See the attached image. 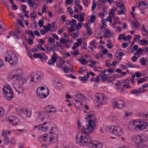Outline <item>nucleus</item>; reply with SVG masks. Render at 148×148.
<instances>
[{
    "instance_id": "37",
    "label": "nucleus",
    "mask_w": 148,
    "mask_h": 148,
    "mask_svg": "<svg viewBox=\"0 0 148 148\" xmlns=\"http://www.w3.org/2000/svg\"><path fill=\"white\" fill-rule=\"evenodd\" d=\"M115 10V8L114 7H113L111 9V10L110 12L109 13V14L112 16H113L114 12Z\"/></svg>"
},
{
    "instance_id": "17",
    "label": "nucleus",
    "mask_w": 148,
    "mask_h": 148,
    "mask_svg": "<svg viewBox=\"0 0 148 148\" xmlns=\"http://www.w3.org/2000/svg\"><path fill=\"white\" fill-rule=\"evenodd\" d=\"M24 109H23L21 108H17L16 110L17 113L19 115L23 116V115Z\"/></svg>"
},
{
    "instance_id": "23",
    "label": "nucleus",
    "mask_w": 148,
    "mask_h": 148,
    "mask_svg": "<svg viewBox=\"0 0 148 148\" xmlns=\"http://www.w3.org/2000/svg\"><path fill=\"white\" fill-rule=\"evenodd\" d=\"M96 99L97 100V102L98 103L97 106L98 107H100L101 106V104L102 103L101 100L100 99V97L99 96L97 97Z\"/></svg>"
},
{
    "instance_id": "9",
    "label": "nucleus",
    "mask_w": 148,
    "mask_h": 148,
    "mask_svg": "<svg viewBox=\"0 0 148 148\" xmlns=\"http://www.w3.org/2000/svg\"><path fill=\"white\" fill-rule=\"evenodd\" d=\"M49 142L53 143H56L58 140V135L52 132H49Z\"/></svg>"
},
{
    "instance_id": "8",
    "label": "nucleus",
    "mask_w": 148,
    "mask_h": 148,
    "mask_svg": "<svg viewBox=\"0 0 148 148\" xmlns=\"http://www.w3.org/2000/svg\"><path fill=\"white\" fill-rule=\"evenodd\" d=\"M16 71L12 72L11 74H9L8 78H9V80H16L18 82L20 81L21 77L18 74H15Z\"/></svg>"
},
{
    "instance_id": "59",
    "label": "nucleus",
    "mask_w": 148,
    "mask_h": 148,
    "mask_svg": "<svg viewBox=\"0 0 148 148\" xmlns=\"http://www.w3.org/2000/svg\"><path fill=\"white\" fill-rule=\"evenodd\" d=\"M128 45L127 43H123L121 44V46L123 48H125L128 46Z\"/></svg>"
},
{
    "instance_id": "26",
    "label": "nucleus",
    "mask_w": 148,
    "mask_h": 148,
    "mask_svg": "<svg viewBox=\"0 0 148 148\" xmlns=\"http://www.w3.org/2000/svg\"><path fill=\"white\" fill-rule=\"evenodd\" d=\"M146 60L147 61V60L145 58V59H144V58L143 57L140 59V62L141 63V64L142 66H145V65L146 63Z\"/></svg>"
},
{
    "instance_id": "53",
    "label": "nucleus",
    "mask_w": 148,
    "mask_h": 148,
    "mask_svg": "<svg viewBox=\"0 0 148 148\" xmlns=\"http://www.w3.org/2000/svg\"><path fill=\"white\" fill-rule=\"evenodd\" d=\"M63 70L65 73H68L69 72V70L68 69V67L65 65L63 69Z\"/></svg>"
},
{
    "instance_id": "20",
    "label": "nucleus",
    "mask_w": 148,
    "mask_h": 148,
    "mask_svg": "<svg viewBox=\"0 0 148 148\" xmlns=\"http://www.w3.org/2000/svg\"><path fill=\"white\" fill-rule=\"evenodd\" d=\"M106 131L109 133L112 134L114 133V127L113 128L110 126H108L106 129Z\"/></svg>"
},
{
    "instance_id": "54",
    "label": "nucleus",
    "mask_w": 148,
    "mask_h": 148,
    "mask_svg": "<svg viewBox=\"0 0 148 148\" xmlns=\"http://www.w3.org/2000/svg\"><path fill=\"white\" fill-rule=\"evenodd\" d=\"M82 23H79L77 25H75L77 29H79L81 27V24Z\"/></svg>"
},
{
    "instance_id": "42",
    "label": "nucleus",
    "mask_w": 148,
    "mask_h": 148,
    "mask_svg": "<svg viewBox=\"0 0 148 148\" xmlns=\"http://www.w3.org/2000/svg\"><path fill=\"white\" fill-rule=\"evenodd\" d=\"M38 24L39 26L41 27L44 24V21L42 19H40L38 21Z\"/></svg>"
},
{
    "instance_id": "35",
    "label": "nucleus",
    "mask_w": 148,
    "mask_h": 148,
    "mask_svg": "<svg viewBox=\"0 0 148 148\" xmlns=\"http://www.w3.org/2000/svg\"><path fill=\"white\" fill-rule=\"evenodd\" d=\"M47 112H56V110L55 108L53 107L49 108V109Z\"/></svg>"
},
{
    "instance_id": "62",
    "label": "nucleus",
    "mask_w": 148,
    "mask_h": 148,
    "mask_svg": "<svg viewBox=\"0 0 148 148\" xmlns=\"http://www.w3.org/2000/svg\"><path fill=\"white\" fill-rule=\"evenodd\" d=\"M75 101L76 103H75V104H77V105L78 106H79V105H81V103H82L81 101L78 100L76 99L75 100Z\"/></svg>"
},
{
    "instance_id": "51",
    "label": "nucleus",
    "mask_w": 148,
    "mask_h": 148,
    "mask_svg": "<svg viewBox=\"0 0 148 148\" xmlns=\"http://www.w3.org/2000/svg\"><path fill=\"white\" fill-rule=\"evenodd\" d=\"M112 16H109L107 17L106 20L110 23H111L112 22Z\"/></svg>"
},
{
    "instance_id": "44",
    "label": "nucleus",
    "mask_w": 148,
    "mask_h": 148,
    "mask_svg": "<svg viewBox=\"0 0 148 148\" xmlns=\"http://www.w3.org/2000/svg\"><path fill=\"white\" fill-rule=\"evenodd\" d=\"M60 43L64 44L66 42V40L64 38H60Z\"/></svg>"
},
{
    "instance_id": "60",
    "label": "nucleus",
    "mask_w": 148,
    "mask_h": 148,
    "mask_svg": "<svg viewBox=\"0 0 148 148\" xmlns=\"http://www.w3.org/2000/svg\"><path fill=\"white\" fill-rule=\"evenodd\" d=\"M38 58H39L41 60V61L42 62H44L43 59H42L43 57L41 54L39 53L38 54Z\"/></svg>"
},
{
    "instance_id": "33",
    "label": "nucleus",
    "mask_w": 148,
    "mask_h": 148,
    "mask_svg": "<svg viewBox=\"0 0 148 148\" xmlns=\"http://www.w3.org/2000/svg\"><path fill=\"white\" fill-rule=\"evenodd\" d=\"M48 134H43L40 137V139L43 141V140L44 138H48Z\"/></svg>"
},
{
    "instance_id": "41",
    "label": "nucleus",
    "mask_w": 148,
    "mask_h": 148,
    "mask_svg": "<svg viewBox=\"0 0 148 148\" xmlns=\"http://www.w3.org/2000/svg\"><path fill=\"white\" fill-rule=\"evenodd\" d=\"M27 3L30 7H33L34 6V3L32 0H28Z\"/></svg>"
},
{
    "instance_id": "4",
    "label": "nucleus",
    "mask_w": 148,
    "mask_h": 148,
    "mask_svg": "<svg viewBox=\"0 0 148 148\" xmlns=\"http://www.w3.org/2000/svg\"><path fill=\"white\" fill-rule=\"evenodd\" d=\"M5 57V62L8 61L12 65L14 66L17 64L18 59L13 52L11 51H8Z\"/></svg>"
},
{
    "instance_id": "25",
    "label": "nucleus",
    "mask_w": 148,
    "mask_h": 148,
    "mask_svg": "<svg viewBox=\"0 0 148 148\" xmlns=\"http://www.w3.org/2000/svg\"><path fill=\"white\" fill-rule=\"evenodd\" d=\"M117 53L119 56H122L125 55V53L123 52L122 50L121 49H118L117 51Z\"/></svg>"
},
{
    "instance_id": "38",
    "label": "nucleus",
    "mask_w": 148,
    "mask_h": 148,
    "mask_svg": "<svg viewBox=\"0 0 148 148\" xmlns=\"http://www.w3.org/2000/svg\"><path fill=\"white\" fill-rule=\"evenodd\" d=\"M95 20V16L92 15L90 18V20L91 23H94Z\"/></svg>"
},
{
    "instance_id": "18",
    "label": "nucleus",
    "mask_w": 148,
    "mask_h": 148,
    "mask_svg": "<svg viewBox=\"0 0 148 148\" xmlns=\"http://www.w3.org/2000/svg\"><path fill=\"white\" fill-rule=\"evenodd\" d=\"M23 114L25 115L26 118H29L31 115V112L30 111H29L28 110L24 109Z\"/></svg>"
},
{
    "instance_id": "14",
    "label": "nucleus",
    "mask_w": 148,
    "mask_h": 148,
    "mask_svg": "<svg viewBox=\"0 0 148 148\" xmlns=\"http://www.w3.org/2000/svg\"><path fill=\"white\" fill-rule=\"evenodd\" d=\"M138 8L140 10H143L147 8V6L144 2H141L138 4Z\"/></svg>"
},
{
    "instance_id": "10",
    "label": "nucleus",
    "mask_w": 148,
    "mask_h": 148,
    "mask_svg": "<svg viewBox=\"0 0 148 148\" xmlns=\"http://www.w3.org/2000/svg\"><path fill=\"white\" fill-rule=\"evenodd\" d=\"M113 134L117 136H121L123 134V131L121 127L114 126Z\"/></svg>"
},
{
    "instance_id": "16",
    "label": "nucleus",
    "mask_w": 148,
    "mask_h": 148,
    "mask_svg": "<svg viewBox=\"0 0 148 148\" xmlns=\"http://www.w3.org/2000/svg\"><path fill=\"white\" fill-rule=\"evenodd\" d=\"M99 76L102 79V81L104 82L107 79L108 75L105 74H100Z\"/></svg>"
},
{
    "instance_id": "46",
    "label": "nucleus",
    "mask_w": 148,
    "mask_h": 148,
    "mask_svg": "<svg viewBox=\"0 0 148 148\" xmlns=\"http://www.w3.org/2000/svg\"><path fill=\"white\" fill-rule=\"evenodd\" d=\"M55 62H54L53 61L51 60H48V64L50 66L53 65H54Z\"/></svg>"
},
{
    "instance_id": "48",
    "label": "nucleus",
    "mask_w": 148,
    "mask_h": 148,
    "mask_svg": "<svg viewBox=\"0 0 148 148\" xmlns=\"http://www.w3.org/2000/svg\"><path fill=\"white\" fill-rule=\"evenodd\" d=\"M63 56L64 58H66L68 56H70V54L69 52H67L65 53H63Z\"/></svg>"
},
{
    "instance_id": "32",
    "label": "nucleus",
    "mask_w": 148,
    "mask_h": 148,
    "mask_svg": "<svg viewBox=\"0 0 148 148\" xmlns=\"http://www.w3.org/2000/svg\"><path fill=\"white\" fill-rule=\"evenodd\" d=\"M79 79L83 83H84L85 81L88 80L87 78L85 77H83L81 76L79 77Z\"/></svg>"
},
{
    "instance_id": "15",
    "label": "nucleus",
    "mask_w": 148,
    "mask_h": 148,
    "mask_svg": "<svg viewBox=\"0 0 148 148\" xmlns=\"http://www.w3.org/2000/svg\"><path fill=\"white\" fill-rule=\"evenodd\" d=\"M140 144L146 142L147 140V138L146 135H140Z\"/></svg>"
},
{
    "instance_id": "43",
    "label": "nucleus",
    "mask_w": 148,
    "mask_h": 148,
    "mask_svg": "<svg viewBox=\"0 0 148 148\" xmlns=\"http://www.w3.org/2000/svg\"><path fill=\"white\" fill-rule=\"evenodd\" d=\"M145 80L144 78H143L141 79H140L137 82V84H141L143 82H145Z\"/></svg>"
},
{
    "instance_id": "11",
    "label": "nucleus",
    "mask_w": 148,
    "mask_h": 148,
    "mask_svg": "<svg viewBox=\"0 0 148 148\" xmlns=\"http://www.w3.org/2000/svg\"><path fill=\"white\" fill-rule=\"evenodd\" d=\"M140 135L138 134L134 135L132 137L133 141L138 144H140Z\"/></svg>"
},
{
    "instance_id": "57",
    "label": "nucleus",
    "mask_w": 148,
    "mask_h": 148,
    "mask_svg": "<svg viewBox=\"0 0 148 148\" xmlns=\"http://www.w3.org/2000/svg\"><path fill=\"white\" fill-rule=\"evenodd\" d=\"M78 34V33L77 32L76 33H73L71 34V36L73 38H75L77 36Z\"/></svg>"
},
{
    "instance_id": "61",
    "label": "nucleus",
    "mask_w": 148,
    "mask_h": 148,
    "mask_svg": "<svg viewBox=\"0 0 148 148\" xmlns=\"http://www.w3.org/2000/svg\"><path fill=\"white\" fill-rule=\"evenodd\" d=\"M34 33L36 36L38 37H39L40 36V34L39 32L36 30H35L34 31Z\"/></svg>"
},
{
    "instance_id": "30",
    "label": "nucleus",
    "mask_w": 148,
    "mask_h": 148,
    "mask_svg": "<svg viewBox=\"0 0 148 148\" xmlns=\"http://www.w3.org/2000/svg\"><path fill=\"white\" fill-rule=\"evenodd\" d=\"M142 92L141 91H139L136 90L134 89L131 91L130 94H136L137 95H139V93H141Z\"/></svg>"
},
{
    "instance_id": "21",
    "label": "nucleus",
    "mask_w": 148,
    "mask_h": 148,
    "mask_svg": "<svg viewBox=\"0 0 148 148\" xmlns=\"http://www.w3.org/2000/svg\"><path fill=\"white\" fill-rule=\"evenodd\" d=\"M141 42L140 45L144 46H146L148 44V41L147 40H144L143 39L140 40Z\"/></svg>"
},
{
    "instance_id": "58",
    "label": "nucleus",
    "mask_w": 148,
    "mask_h": 148,
    "mask_svg": "<svg viewBox=\"0 0 148 148\" xmlns=\"http://www.w3.org/2000/svg\"><path fill=\"white\" fill-rule=\"evenodd\" d=\"M56 43L57 44V45L58 47H59L60 49H63L64 48V47L62 46L60 44L59 42L57 41L56 42Z\"/></svg>"
},
{
    "instance_id": "34",
    "label": "nucleus",
    "mask_w": 148,
    "mask_h": 148,
    "mask_svg": "<svg viewBox=\"0 0 148 148\" xmlns=\"http://www.w3.org/2000/svg\"><path fill=\"white\" fill-rule=\"evenodd\" d=\"M85 28L87 29V33L89 35H91L92 33V32H90L91 28L89 26H86L85 27Z\"/></svg>"
},
{
    "instance_id": "31",
    "label": "nucleus",
    "mask_w": 148,
    "mask_h": 148,
    "mask_svg": "<svg viewBox=\"0 0 148 148\" xmlns=\"http://www.w3.org/2000/svg\"><path fill=\"white\" fill-rule=\"evenodd\" d=\"M3 141L4 143V144L5 145H8L9 143V140L8 137L6 136H5L4 137Z\"/></svg>"
},
{
    "instance_id": "55",
    "label": "nucleus",
    "mask_w": 148,
    "mask_h": 148,
    "mask_svg": "<svg viewBox=\"0 0 148 148\" xmlns=\"http://www.w3.org/2000/svg\"><path fill=\"white\" fill-rule=\"evenodd\" d=\"M10 34L11 35H12L13 36H15L17 38H18V36L14 32L11 31L10 32Z\"/></svg>"
},
{
    "instance_id": "7",
    "label": "nucleus",
    "mask_w": 148,
    "mask_h": 148,
    "mask_svg": "<svg viewBox=\"0 0 148 148\" xmlns=\"http://www.w3.org/2000/svg\"><path fill=\"white\" fill-rule=\"evenodd\" d=\"M30 78L31 82H37L41 79V74L38 72H34L31 74Z\"/></svg>"
},
{
    "instance_id": "6",
    "label": "nucleus",
    "mask_w": 148,
    "mask_h": 148,
    "mask_svg": "<svg viewBox=\"0 0 148 148\" xmlns=\"http://www.w3.org/2000/svg\"><path fill=\"white\" fill-rule=\"evenodd\" d=\"M112 106L115 109H121L125 107L124 102L121 99H119L116 101L113 102Z\"/></svg>"
},
{
    "instance_id": "52",
    "label": "nucleus",
    "mask_w": 148,
    "mask_h": 148,
    "mask_svg": "<svg viewBox=\"0 0 148 148\" xmlns=\"http://www.w3.org/2000/svg\"><path fill=\"white\" fill-rule=\"evenodd\" d=\"M144 49H142L141 48H139L137 51V53L138 54H141L143 51H144Z\"/></svg>"
},
{
    "instance_id": "1",
    "label": "nucleus",
    "mask_w": 148,
    "mask_h": 148,
    "mask_svg": "<svg viewBox=\"0 0 148 148\" xmlns=\"http://www.w3.org/2000/svg\"><path fill=\"white\" fill-rule=\"evenodd\" d=\"M88 114V116L86 118L85 120V125L82 126V135L80 138L85 136L87 135H89V134L93 131L96 126V119L95 114Z\"/></svg>"
},
{
    "instance_id": "64",
    "label": "nucleus",
    "mask_w": 148,
    "mask_h": 148,
    "mask_svg": "<svg viewBox=\"0 0 148 148\" xmlns=\"http://www.w3.org/2000/svg\"><path fill=\"white\" fill-rule=\"evenodd\" d=\"M99 17L100 18H103L104 16H105V14H104L102 12H101L99 13Z\"/></svg>"
},
{
    "instance_id": "22",
    "label": "nucleus",
    "mask_w": 148,
    "mask_h": 148,
    "mask_svg": "<svg viewBox=\"0 0 148 148\" xmlns=\"http://www.w3.org/2000/svg\"><path fill=\"white\" fill-rule=\"evenodd\" d=\"M75 97L79 99H84V96L83 94L80 93H78L75 96Z\"/></svg>"
},
{
    "instance_id": "27",
    "label": "nucleus",
    "mask_w": 148,
    "mask_h": 148,
    "mask_svg": "<svg viewBox=\"0 0 148 148\" xmlns=\"http://www.w3.org/2000/svg\"><path fill=\"white\" fill-rule=\"evenodd\" d=\"M15 89L19 93H21L23 91L22 88L19 85L17 87H16Z\"/></svg>"
},
{
    "instance_id": "19",
    "label": "nucleus",
    "mask_w": 148,
    "mask_h": 148,
    "mask_svg": "<svg viewBox=\"0 0 148 148\" xmlns=\"http://www.w3.org/2000/svg\"><path fill=\"white\" fill-rule=\"evenodd\" d=\"M79 60L81 64L82 65H86L88 63V61L83 58H80L79 59Z\"/></svg>"
},
{
    "instance_id": "49",
    "label": "nucleus",
    "mask_w": 148,
    "mask_h": 148,
    "mask_svg": "<svg viewBox=\"0 0 148 148\" xmlns=\"http://www.w3.org/2000/svg\"><path fill=\"white\" fill-rule=\"evenodd\" d=\"M94 0L93 1V4L92 7V10H95L96 7V6L97 5V3H94Z\"/></svg>"
},
{
    "instance_id": "3",
    "label": "nucleus",
    "mask_w": 148,
    "mask_h": 148,
    "mask_svg": "<svg viewBox=\"0 0 148 148\" xmlns=\"http://www.w3.org/2000/svg\"><path fill=\"white\" fill-rule=\"evenodd\" d=\"M148 126L146 123L140 119L135 120L134 122H130L128 125V128L130 130L134 129L136 131L138 130H142L147 129Z\"/></svg>"
},
{
    "instance_id": "28",
    "label": "nucleus",
    "mask_w": 148,
    "mask_h": 148,
    "mask_svg": "<svg viewBox=\"0 0 148 148\" xmlns=\"http://www.w3.org/2000/svg\"><path fill=\"white\" fill-rule=\"evenodd\" d=\"M36 113L37 114H38V115L37 116V117L38 118H39L41 121H43V120L44 119L41 115L42 112H37Z\"/></svg>"
},
{
    "instance_id": "45",
    "label": "nucleus",
    "mask_w": 148,
    "mask_h": 148,
    "mask_svg": "<svg viewBox=\"0 0 148 148\" xmlns=\"http://www.w3.org/2000/svg\"><path fill=\"white\" fill-rule=\"evenodd\" d=\"M70 32H72L74 31L76 29V28L74 26H71L69 28Z\"/></svg>"
},
{
    "instance_id": "29",
    "label": "nucleus",
    "mask_w": 148,
    "mask_h": 148,
    "mask_svg": "<svg viewBox=\"0 0 148 148\" xmlns=\"http://www.w3.org/2000/svg\"><path fill=\"white\" fill-rule=\"evenodd\" d=\"M132 23L133 24V27L136 28H137L138 27L139 23L136 19H135V21H132Z\"/></svg>"
},
{
    "instance_id": "2",
    "label": "nucleus",
    "mask_w": 148,
    "mask_h": 148,
    "mask_svg": "<svg viewBox=\"0 0 148 148\" xmlns=\"http://www.w3.org/2000/svg\"><path fill=\"white\" fill-rule=\"evenodd\" d=\"M77 143L81 145H88L90 148H102L103 145L102 143L98 141L92 142L91 138L89 135H87L81 138L76 139Z\"/></svg>"
},
{
    "instance_id": "47",
    "label": "nucleus",
    "mask_w": 148,
    "mask_h": 148,
    "mask_svg": "<svg viewBox=\"0 0 148 148\" xmlns=\"http://www.w3.org/2000/svg\"><path fill=\"white\" fill-rule=\"evenodd\" d=\"M102 55L101 54L98 53L95 55V58L97 59H100L102 58Z\"/></svg>"
},
{
    "instance_id": "63",
    "label": "nucleus",
    "mask_w": 148,
    "mask_h": 148,
    "mask_svg": "<svg viewBox=\"0 0 148 148\" xmlns=\"http://www.w3.org/2000/svg\"><path fill=\"white\" fill-rule=\"evenodd\" d=\"M67 10L69 12V14H72L73 12V10L71 8H68L67 9Z\"/></svg>"
},
{
    "instance_id": "12",
    "label": "nucleus",
    "mask_w": 148,
    "mask_h": 148,
    "mask_svg": "<svg viewBox=\"0 0 148 148\" xmlns=\"http://www.w3.org/2000/svg\"><path fill=\"white\" fill-rule=\"evenodd\" d=\"M46 124V122H45L43 124V125L40 124L38 126V129L43 131H45L47 130L48 129L49 127L47 126H47L44 127V126Z\"/></svg>"
},
{
    "instance_id": "13",
    "label": "nucleus",
    "mask_w": 148,
    "mask_h": 148,
    "mask_svg": "<svg viewBox=\"0 0 148 148\" xmlns=\"http://www.w3.org/2000/svg\"><path fill=\"white\" fill-rule=\"evenodd\" d=\"M39 89H37L36 90V93L37 94V96L40 97L42 99H44L49 94V91L48 89L47 90V94H45L43 93H41L40 94L38 93Z\"/></svg>"
},
{
    "instance_id": "40",
    "label": "nucleus",
    "mask_w": 148,
    "mask_h": 148,
    "mask_svg": "<svg viewBox=\"0 0 148 148\" xmlns=\"http://www.w3.org/2000/svg\"><path fill=\"white\" fill-rule=\"evenodd\" d=\"M5 113V111L2 108H0V118L2 117Z\"/></svg>"
},
{
    "instance_id": "24",
    "label": "nucleus",
    "mask_w": 148,
    "mask_h": 148,
    "mask_svg": "<svg viewBox=\"0 0 148 148\" xmlns=\"http://www.w3.org/2000/svg\"><path fill=\"white\" fill-rule=\"evenodd\" d=\"M111 35V33L108 29L106 31L104 34V36L106 38L110 37Z\"/></svg>"
},
{
    "instance_id": "39",
    "label": "nucleus",
    "mask_w": 148,
    "mask_h": 148,
    "mask_svg": "<svg viewBox=\"0 0 148 148\" xmlns=\"http://www.w3.org/2000/svg\"><path fill=\"white\" fill-rule=\"evenodd\" d=\"M125 65H126L129 68H135V66L132 64H130L129 63H126L125 64Z\"/></svg>"
},
{
    "instance_id": "36",
    "label": "nucleus",
    "mask_w": 148,
    "mask_h": 148,
    "mask_svg": "<svg viewBox=\"0 0 148 148\" xmlns=\"http://www.w3.org/2000/svg\"><path fill=\"white\" fill-rule=\"evenodd\" d=\"M108 42H110V43H108L106 44V46L109 49H110L113 47V45L111 44V41L109 40Z\"/></svg>"
},
{
    "instance_id": "50",
    "label": "nucleus",
    "mask_w": 148,
    "mask_h": 148,
    "mask_svg": "<svg viewBox=\"0 0 148 148\" xmlns=\"http://www.w3.org/2000/svg\"><path fill=\"white\" fill-rule=\"evenodd\" d=\"M119 36L122 37L123 40H127V37H125V34H121L119 35Z\"/></svg>"
},
{
    "instance_id": "56",
    "label": "nucleus",
    "mask_w": 148,
    "mask_h": 148,
    "mask_svg": "<svg viewBox=\"0 0 148 148\" xmlns=\"http://www.w3.org/2000/svg\"><path fill=\"white\" fill-rule=\"evenodd\" d=\"M83 1V4L85 6H87L88 5V2L87 0H82Z\"/></svg>"
},
{
    "instance_id": "5",
    "label": "nucleus",
    "mask_w": 148,
    "mask_h": 148,
    "mask_svg": "<svg viewBox=\"0 0 148 148\" xmlns=\"http://www.w3.org/2000/svg\"><path fill=\"white\" fill-rule=\"evenodd\" d=\"M3 93L4 97L7 100L10 101L13 97V91L9 86H4L3 89Z\"/></svg>"
}]
</instances>
